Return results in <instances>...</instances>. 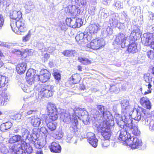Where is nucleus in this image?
Here are the masks:
<instances>
[{
	"label": "nucleus",
	"instance_id": "nucleus-1",
	"mask_svg": "<svg viewBox=\"0 0 154 154\" xmlns=\"http://www.w3.org/2000/svg\"><path fill=\"white\" fill-rule=\"evenodd\" d=\"M73 111L74 114L73 113L72 116L68 112L63 113L61 114L60 118L64 122L67 124L70 123L69 130L72 133H74L78 130V119L80 118V116H82V122L86 125L89 124L90 118L88 115L85 114L86 112L84 108L76 107L73 110Z\"/></svg>",
	"mask_w": 154,
	"mask_h": 154
},
{
	"label": "nucleus",
	"instance_id": "nucleus-2",
	"mask_svg": "<svg viewBox=\"0 0 154 154\" xmlns=\"http://www.w3.org/2000/svg\"><path fill=\"white\" fill-rule=\"evenodd\" d=\"M148 113L146 109L142 108L134 110L131 115L133 119L137 121H141L142 124H147L149 117L147 116Z\"/></svg>",
	"mask_w": 154,
	"mask_h": 154
},
{
	"label": "nucleus",
	"instance_id": "nucleus-3",
	"mask_svg": "<svg viewBox=\"0 0 154 154\" xmlns=\"http://www.w3.org/2000/svg\"><path fill=\"white\" fill-rule=\"evenodd\" d=\"M122 113L120 117V115L118 114H116L114 115V117L116 119V122L118 126L121 129L125 128L126 127L131 126V123L132 122V118H131L129 113Z\"/></svg>",
	"mask_w": 154,
	"mask_h": 154
},
{
	"label": "nucleus",
	"instance_id": "nucleus-4",
	"mask_svg": "<svg viewBox=\"0 0 154 154\" xmlns=\"http://www.w3.org/2000/svg\"><path fill=\"white\" fill-rule=\"evenodd\" d=\"M10 26L12 30L17 34L25 32L26 30V24L24 20H11Z\"/></svg>",
	"mask_w": 154,
	"mask_h": 154
},
{
	"label": "nucleus",
	"instance_id": "nucleus-5",
	"mask_svg": "<svg viewBox=\"0 0 154 154\" xmlns=\"http://www.w3.org/2000/svg\"><path fill=\"white\" fill-rule=\"evenodd\" d=\"M97 108L98 110V111L94 110L93 111L94 117V118H99L100 116L101 117L102 116L103 118L111 119L112 117L110 112L107 110L106 108L103 106L97 105Z\"/></svg>",
	"mask_w": 154,
	"mask_h": 154
},
{
	"label": "nucleus",
	"instance_id": "nucleus-6",
	"mask_svg": "<svg viewBox=\"0 0 154 154\" xmlns=\"http://www.w3.org/2000/svg\"><path fill=\"white\" fill-rule=\"evenodd\" d=\"M26 144V142L22 140L16 143L9 146V150L16 154H26L24 146Z\"/></svg>",
	"mask_w": 154,
	"mask_h": 154
},
{
	"label": "nucleus",
	"instance_id": "nucleus-7",
	"mask_svg": "<svg viewBox=\"0 0 154 154\" xmlns=\"http://www.w3.org/2000/svg\"><path fill=\"white\" fill-rule=\"evenodd\" d=\"M125 128L121 129L117 132L119 134V139L120 141H123V143L125 144H128L131 140V135L129 132L128 127H125Z\"/></svg>",
	"mask_w": 154,
	"mask_h": 154
},
{
	"label": "nucleus",
	"instance_id": "nucleus-8",
	"mask_svg": "<svg viewBox=\"0 0 154 154\" xmlns=\"http://www.w3.org/2000/svg\"><path fill=\"white\" fill-rule=\"evenodd\" d=\"M109 22L112 26L117 27L119 29H123L124 25L123 23L119 22V18L117 14L112 13L109 15Z\"/></svg>",
	"mask_w": 154,
	"mask_h": 154
},
{
	"label": "nucleus",
	"instance_id": "nucleus-9",
	"mask_svg": "<svg viewBox=\"0 0 154 154\" xmlns=\"http://www.w3.org/2000/svg\"><path fill=\"white\" fill-rule=\"evenodd\" d=\"M36 129H33L32 131V134H29V131L26 129L22 128L20 131L23 137L26 140H28L31 143L32 140L37 138L38 133Z\"/></svg>",
	"mask_w": 154,
	"mask_h": 154
},
{
	"label": "nucleus",
	"instance_id": "nucleus-10",
	"mask_svg": "<svg viewBox=\"0 0 154 154\" xmlns=\"http://www.w3.org/2000/svg\"><path fill=\"white\" fill-rule=\"evenodd\" d=\"M154 39V33H145L141 38L142 43L146 46H149L154 50V41L151 42Z\"/></svg>",
	"mask_w": 154,
	"mask_h": 154
},
{
	"label": "nucleus",
	"instance_id": "nucleus-11",
	"mask_svg": "<svg viewBox=\"0 0 154 154\" xmlns=\"http://www.w3.org/2000/svg\"><path fill=\"white\" fill-rule=\"evenodd\" d=\"M54 86L49 85L45 86L41 89L39 94L42 97L48 98L52 96L53 94Z\"/></svg>",
	"mask_w": 154,
	"mask_h": 154
},
{
	"label": "nucleus",
	"instance_id": "nucleus-12",
	"mask_svg": "<svg viewBox=\"0 0 154 154\" xmlns=\"http://www.w3.org/2000/svg\"><path fill=\"white\" fill-rule=\"evenodd\" d=\"M115 41L117 44H121L123 48L127 47L129 44V41L127 40L124 34L121 33L116 35Z\"/></svg>",
	"mask_w": 154,
	"mask_h": 154
},
{
	"label": "nucleus",
	"instance_id": "nucleus-13",
	"mask_svg": "<svg viewBox=\"0 0 154 154\" xmlns=\"http://www.w3.org/2000/svg\"><path fill=\"white\" fill-rule=\"evenodd\" d=\"M28 121L30 122L32 126L35 127H41L45 124V121L43 119L35 117L34 116H32L28 118Z\"/></svg>",
	"mask_w": 154,
	"mask_h": 154
},
{
	"label": "nucleus",
	"instance_id": "nucleus-14",
	"mask_svg": "<svg viewBox=\"0 0 154 154\" xmlns=\"http://www.w3.org/2000/svg\"><path fill=\"white\" fill-rule=\"evenodd\" d=\"M103 119L102 122H100V124L97 127V130L98 131H103L106 129H110V125L109 123L110 120L112 121V117L111 119H106L102 118Z\"/></svg>",
	"mask_w": 154,
	"mask_h": 154
},
{
	"label": "nucleus",
	"instance_id": "nucleus-15",
	"mask_svg": "<svg viewBox=\"0 0 154 154\" xmlns=\"http://www.w3.org/2000/svg\"><path fill=\"white\" fill-rule=\"evenodd\" d=\"M127 144H129L132 149H135L140 148L142 145V143L140 139L133 137H131V140Z\"/></svg>",
	"mask_w": 154,
	"mask_h": 154
},
{
	"label": "nucleus",
	"instance_id": "nucleus-16",
	"mask_svg": "<svg viewBox=\"0 0 154 154\" xmlns=\"http://www.w3.org/2000/svg\"><path fill=\"white\" fill-rule=\"evenodd\" d=\"M122 108V113H128L130 111H132L134 108L129 105V101L127 100H123L121 101Z\"/></svg>",
	"mask_w": 154,
	"mask_h": 154
},
{
	"label": "nucleus",
	"instance_id": "nucleus-17",
	"mask_svg": "<svg viewBox=\"0 0 154 154\" xmlns=\"http://www.w3.org/2000/svg\"><path fill=\"white\" fill-rule=\"evenodd\" d=\"M105 42L103 38L99 39H96L93 40L90 43V46L91 48L94 50H97L104 46Z\"/></svg>",
	"mask_w": 154,
	"mask_h": 154
},
{
	"label": "nucleus",
	"instance_id": "nucleus-18",
	"mask_svg": "<svg viewBox=\"0 0 154 154\" xmlns=\"http://www.w3.org/2000/svg\"><path fill=\"white\" fill-rule=\"evenodd\" d=\"M150 74L149 73L145 74L144 75L143 78L144 81L146 83L145 85L146 86H147L148 90L147 91H145L144 94L146 95L150 93L151 92V90L152 89L151 82H152V78L150 76Z\"/></svg>",
	"mask_w": 154,
	"mask_h": 154
},
{
	"label": "nucleus",
	"instance_id": "nucleus-19",
	"mask_svg": "<svg viewBox=\"0 0 154 154\" xmlns=\"http://www.w3.org/2000/svg\"><path fill=\"white\" fill-rule=\"evenodd\" d=\"M87 137L89 143L94 147H96L98 144V140L96 137L95 134L91 132H88L87 134Z\"/></svg>",
	"mask_w": 154,
	"mask_h": 154
},
{
	"label": "nucleus",
	"instance_id": "nucleus-20",
	"mask_svg": "<svg viewBox=\"0 0 154 154\" xmlns=\"http://www.w3.org/2000/svg\"><path fill=\"white\" fill-rule=\"evenodd\" d=\"M65 10L67 11V12L69 14L74 16H75L80 12V10L79 7L73 5H69L67 8H65Z\"/></svg>",
	"mask_w": 154,
	"mask_h": 154
},
{
	"label": "nucleus",
	"instance_id": "nucleus-21",
	"mask_svg": "<svg viewBox=\"0 0 154 154\" xmlns=\"http://www.w3.org/2000/svg\"><path fill=\"white\" fill-rule=\"evenodd\" d=\"M10 17L11 19V20H19L22 17V14L20 11H10Z\"/></svg>",
	"mask_w": 154,
	"mask_h": 154
},
{
	"label": "nucleus",
	"instance_id": "nucleus-22",
	"mask_svg": "<svg viewBox=\"0 0 154 154\" xmlns=\"http://www.w3.org/2000/svg\"><path fill=\"white\" fill-rule=\"evenodd\" d=\"M111 12L112 11L108 8H103L100 10L99 13L100 18L106 21L107 17L110 15L109 13Z\"/></svg>",
	"mask_w": 154,
	"mask_h": 154
},
{
	"label": "nucleus",
	"instance_id": "nucleus-23",
	"mask_svg": "<svg viewBox=\"0 0 154 154\" xmlns=\"http://www.w3.org/2000/svg\"><path fill=\"white\" fill-rule=\"evenodd\" d=\"M36 71L32 69H29L27 71L26 73V76L27 77H33L34 81H40V75H35Z\"/></svg>",
	"mask_w": 154,
	"mask_h": 154
},
{
	"label": "nucleus",
	"instance_id": "nucleus-24",
	"mask_svg": "<svg viewBox=\"0 0 154 154\" xmlns=\"http://www.w3.org/2000/svg\"><path fill=\"white\" fill-rule=\"evenodd\" d=\"M49 147L51 151L53 152L60 153L61 152V148L58 142H54L51 143Z\"/></svg>",
	"mask_w": 154,
	"mask_h": 154
},
{
	"label": "nucleus",
	"instance_id": "nucleus-25",
	"mask_svg": "<svg viewBox=\"0 0 154 154\" xmlns=\"http://www.w3.org/2000/svg\"><path fill=\"white\" fill-rule=\"evenodd\" d=\"M141 104L145 108L150 109L151 108L152 105L149 99L146 97L141 98L140 100Z\"/></svg>",
	"mask_w": 154,
	"mask_h": 154
},
{
	"label": "nucleus",
	"instance_id": "nucleus-26",
	"mask_svg": "<svg viewBox=\"0 0 154 154\" xmlns=\"http://www.w3.org/2000/svg\"><path fill=\"white\" fill-rule=\"evenodd\" d=\"M128 131L131 130L132 134L135 136H138L140 135V132L138 129V126L134 124L131 123V126L128 127Z\"/></svg>",
	"mask_w": 154,
	"mask_h": 154
},
{
	"label": "nucleus",
	"instance_id": "nucleus-27",
	"mask_svg": "<svg viewBox=\"0 0 154 154\" xmlns=\"http://www.w3.org/2000/svg\"><path fill=\"white\" fill-rule=\"evenodd\" d=\"M27 65L25 62H23L18 64L16 67V70L18 74H22L26 70Z\"/></svg>",
	"mask_w": 154,
	"mask_h": 154
},
{
	"label": "nucleus",
	"instance_id": "nucleus-28",
	"mask_svg": "<svg viewBox=\"0 0 154 154\" xmlns=\"http://www.w3.org/2000/svg\"><path fill=\"white\" fill-rule=\"evenodd\" d=\"M38 135H37V138L35 140H32V142H33L36 148L40 149L42 147H43L46 144L45 142H46V140L45 139V141L42 142L39 141L38 139Z\"/></svg>",
	"mask_w": 154,
	"mask_h": 154
},
{
	"label": "nucleus",
	"instance_id": "nucleus-29",
	"mask_svg": "<svg viewBox=\"0 0 154 154\" xmlns=\"http://www.w3.org/2000/svg\"><path fill=\"white\" fill-rule=\"evenodd\" d=\"M45 122L49 129L51 131L55 130L57 127V123L55 122H52L49 119H46Z\"/></svg>",
	"mask_w": 154,
	"mask_h": 154
},
{
	"label": "nucleus",
	"instance_id": "nucleus-30",
	"mask_svg": "<svg viewBox=\"0 0 154 154\" xmlns=\"http://www.w3.org/2000/svg\"><path fill=\"white\" fill-rule=\"evenodd\" d=\"M100 26L98 23H94L91 24L89 26V30L90 33L91 34H94L97 33L99 28Z\"/></svg>",
	"mask_w": 154,
	"mask_h": 154
},
{
	"label": "nucleus",
	"instance_id": "nucleus-31",
	"mask_svg": "<svg viewBox=\"0 0 154 154\" xmlns=\"http://www.w3.org/2000/svg\"><path fill=\"white\" fill-rule=\"evenodd\" d=\"M90 35H87L86 34V32L84 33H80L79 34H78L75 37V39L77 42L81 41L82 42V40L84 38H86L88 40L89 38Z\"/></svg>",
	"mask_w": 154,
	"mask_h": 154
},
{
	"label": "nucleus",
	"instance_id": "nucleus-32",
	"mask_svg": "<svg viewBox=\"0 0 154 154\" xmlns=\"http://www.w3.org/2000/svg\"><path fill=\"white\" fill-rule=\"evenodd\" d=\"M76 21L75 18H67L66 20L67 25L73 28H76L77 26L75 24Z\"/></svg>",
	"mask_w": 154,
	"mask_h": 154
},
{
	"label": "nucleus",
	"instance_id": "nucleus-33",
	"mask_svg": "<svg viewBox=\"0 0 154 154\" xmlns=\"http://www.w3.org/2000/svg\"><path fill=\"white\" fill-rule=\"evenodd\" d=\"M22 140L21 136L19 135H16L10 138L8 140L9 143H14L16 142H19Z\"/></svg>",
	"mask_w": 154,
	"mask_h": 154
},
{
	"label": "nucleus",
	"instance_id": "nucleus-34",
	"mask_svg": "<svg viewBox=\"0 0 154 154\" xmlns=\"http://www.w3.org/2000/svg\"><path fill=\"white\" fill-rule=\"evenodd\" d=\"M12 126V123L8 121L1 124L0 126V129L2 131L4 132L5 130L10 128Z\"/></svg>",
	"mask_w": 154,
	"mask_h": 154
},
{
	"label": "nucleus",
	"instance_id": "nucleus-35",
	"mask_svg": "<svg viewBox=\"0 0 154 154\" xmlns=\"http://www.w3.org/2000/svg\"><path fill=\"white\" fill-rule=\"evenodd\" d=\"M128 46V51L129 53H134L138 51L137 45L135 43H132L130 45L129 44L127 47Z\"/></svg>",
	"mask_w": 154,
	"mask_h": 154
},
{
	"label": "nucleus",
	"instance_id": "nucleus-36",
	"mask_svg": "<svg viewBox=\"0 0 154 154\" xmlns=\"http://www.w3.org/2000/svg\"><path fill=\"white\" fill-rule=\"evenodd\" d=\"M98 132L101 133V135L106 140H109L111 135L110 129H107L106 130H104L103 131H102Z\"/></svg>",
	"mask_w": 154,
	"mask_h": 154
},
{
	"label": "nucleus",
	"instance_id": "nucleus-37",
	"mask_svg": "<svg viewBox=\"0 0 154 154\" xmlns=\"http://www.w3.org/2000/svg\"><path fill=\"white\" fill-rule=\"evenodd\" d=\"M58 112L55 111L53 112H49L48 114V117L46 119L54 121L56 120L58 118Z\"/></svg>",
	"mask_w": 154,
	"mask_h": 154
},
{
	"label": "nucleus",
	"instance_id": "nucleus-38",
	"mask_svg": "<svg viewBox=\"0 0 154 154\" xmlns=\"http://www.w3.org/2000/svg\"><path fill=\"white\" fill-rule=\"evenodd\" d=\"M2 101L1 103L2 106L5 105V102L9 101L10 98V96L5 92H3L2 94Z\"/></svg>",
	"mask_w": 154,
	"mask_h": 154
},
{
	"label": "nucleus",
	"instance_id": "nucleus-39",
	"mask_svg": "<svg viewBox=\"0 0 154 154\" xmlns=\"http://www.w3.org/2000/svg\"><path fill=\"white\" fill-rule=\"evenodd\" d=\"M70 79L72 80V83L74 84L78 83L81 79L79 75L78 74H74L72 75Z\"/></svg>",
	"mask_w": 154,
	"mask_h": 154
},
{
	"label": "nucleus",
	"instance_id": "nucleus-40",
	"mask_svg": "<svg viewBox=\"0 0 154 154\" xmlns=\"http://www.w3.org/2000/svg\"><path fill=\"white\" fill-rule=\"evenodd\" d=\"M64 135V133L61 130H58L56 131L54 134L53 137L55 139L57 140L60 139Z\"/></svg>",
	"mask_w": 154,
	"mask_h": 154
},
{
	"label": "nucleus",
	"instance_id": "nucleus-41",
	"mask_svg": "<svg viewBox=\"0 0 154 154\" xmlns=\"http://www.w3.org/2000/svg\"><path fill=\"white\" fill-rule=\"evenodd\" d=\"M47 108L49 112H53L54 111H57L55 105L51 103H49L48 104Z\"/></svg>",
	"mask_w": 154,
	"mask_h": 154
},
{
	"label": "nucleus",
	"instance_id": "nucleus-42",
	"mask_svg": "<svg viewBox=\"0 0 154 154\" xmlns=\"http://www.w3.org/2000/svg\"><path fill=\"white\" fill-rule=\"evenodd\" d=\"M51 74H47L45 75H40V82L44 83L48 81L50 79Z\"/></svg>",
	"mask_w": 154,
	"mask_h": 154
},
{
	"label": "nucleus",
	"instance_id": "nucleus-43",
	"mask_svg": "<svg viewBox=\"0 0 154 154\" xmlns=\"http://www.w3.org/2000/svg\"><path fill=\"white\" fill-rule=\"evenodd\" d=\"M8 82V78L0 75V87H4Z\"/></svg>",
	"mask_w": 154,
	"mask_h": 154
},
{
	"label": "nucleus",
	"instance_id": "nucleus-44",
	"mask_svg": "<svg viewBox=\"0 0 154 154\" xmlns=\"http://www.w3.org/2000/svg\"><path fill=\"white\" fill-rule=\"evenodd\" d=\"M75 53V51L74 50H66L64 51L62 54L66 57H71Z\"/></svg>",
	"mask_w": 154,
	"mask_h": 154
},
{
	"label": "nucleus",
	"instance_id": "nucleus-45",
	"mask_svg": "<svg viewBox=\"0 0 154 154\" xmlns=\"http://www.w3.org/2000/svg\"><path fill=\"white\" fill-rule=\"evenodd\" d=\"M27 82L30 86L32 85L31 91L35 89V86L34 84L35 81L33 77L31 76V77H29V78H27Z\"/></svg>",
	"mask_w": 154,
	"mask_h": 154
},
{
	"label": "nucleus",
	"instance_id": "nucleus-46",
	"mask_svg": "<svg viewBox=\"0 0 154 154\" xmlns=\"http://www.w3.org/2000/svg\"><path fill=\"white\" fill-rule=\"evenodd\" d=\"M146 19L148 21L147 22L149 25L154 24V14L151 12L149 13V16L147 17Z\"/></svg>",
	"mask_w": 154,
	"mask_h": 154
},
{
	"label": "nucleus",
	"instance_id": "nucleus-47",
	"mask_svg": "<svg viewBox=\"0 0 154 154\" xmlns=\"http://www.w3.org/2000/svg\"><path fill=\"white\" fill-rule=\"evenodd\" d=\"M147 124L143 125H149V130L151 131H153L154 130V120L151 119L149 118V119L148 121Z\"/></svg>",
	"mask_w": 154,
	"mask_h": 154
},
{
	"label": "nucleus",
	"instance_id": "nucleus-48",
	"mask_svg": "<svg viewBox=\"0 0 154 154\" xmlns=\"http://www.w3.org/2000/svg\"><path fill=\"white\" fill-rule=\"evenodd\" d=\"M110 88L109 89V92L112 93H118L119 91V87H117L115 85H110Z\"/></svg>",
	"mask_w": 154,
	"mask_h": 154
},
{
	"label": "nucleus",
	"instance_id": "nucleus-49",
	"mask_svg": "<svg viewBox=\"0 0 154 154\" xmlns=\"http://www.w3.org/2000/svg\"><path fill=\"white\" fill-rule=\"evenodd\" d=\"M43 126H42V127L41 128H38V131L39 134H41L42 136H47L48 134V131L46 128Z\"/></svg>",
	"mask_w": 154,
	"mask_h": 154
},
{
	"label": "nucleus",
	"instance_id": "nucleus-50",
	"mask_svg": "<svg viewBox=\"0 0 154 154\" xmlns=\"http://www.w3.org/2000/svg\"><path fill=\"white\" fill-rule=\"evenodd\" d=\"M24 149L25 151H26V152L28 154H30L32 153L33 151V149L30 144L26 142V144L24 146Z\"/></svg>",
	"mask_w": 154,
	"mask_h": 154
},
{
	"label": "nucleus",
	"instance_id": "nucleus-51",
	"mask_svg": "<svg viewBox=\"0 0 154 154\" xmlns=\"http://www.w3.org/2000/svg\"><path fill=\"white\" fill-rule=\"evenodd\" d=\"M78 60L84 65H87L90 64L91 63V61L86 58L79 57Z\"/></svg>",
	"mask_w": 154,
	"mask_h": 154
},
{
	"label": "nucleus",
	"instance_id": "nucleus-52",
	"mask_svg": "<svg viewBox=\"0 0 154 154\" xmlns=\"http://www.w3.org/2000/svg\"><path fill=\"white\" fill-rule=\"evenodd\" d=\"M71 2L73 5L77 4L79 6L83 5H85L83 0H72Z\"/></svg>",
	"mask_w": 154,
	"mask_h": 154
},
{
	"label": "nucleus",
	"instance_id": "nucleus-53",
	"mask_svg": "<svg viewBox=\"0 0 154 154\" xmlns=\"http://www.w3.org/2000/svg\"><path fill=\"white\" fill-rule=\"evenodd\" d=\"M31 3V5H29V4L28 5V4H26V10L27 11H28V12H29L32 10L34 8V6L33 4V3L31 1H29V3Z\"/></svg>",
	"mask_w": 154,
	"mask_h": 154
},
{
	"label": "nucleus",
	"instance_id": "nucleus-54",
	"mask_svg": "<svg viewBox=\"0 0 154 154\" xmlns=\"http://www.w3.org/2000/svg\"><path fill=\"white\" fill-rule=\"evenodd\" d=\"M75 24L77 26L76 28L80 27L83 24V22L81 19L78 18L77 19L75 18Z\"/></svg>",
	"mask_w": 154,
	"mask_h": 154
},
{
	"label": "nucleus",
	"instance_id": "nucleus-55",
	"mask_svg": "<svg viewBox=\"0 0 154 154\" xmlns=\"http://www.w3.org/2000/svg\"><path fill=\"white\" fill-rule=\"evenodd\" d=\"M31 34L29 32L25 36L23 37L22 40L23 42H26L28 41L30 37Z\"/></svg>",
	"mask_w": 154,
	"mask_h": 154
},
{
	"label": "nucleus",
	"instance_id": "nucleus-56",
	"mask_svg": "<svg viewBox=\"0 0 154 154\" xmlns=\"http://www.w3.org/2000/svg\"><path fill=\"white\" fill-rule=\"evenodd\" d=\"M147 55L148 57L151 59L154 58V52L151 50H149L147 52Z\"/></svg>",
	"mask_w": 154,
	"mask_h": 154
},
{
	"label": "nucleus",
	"instance_id": "nucleus-57",
	"mask_svg": "<svg viewBox=\"0 0 154 154\" xmlns=\"http://www.w3.org/2000/svg\"><path fill=\"white\" fill-rule=\"evenodd\" d=\"M36 111L34 110H29L27 112H26L24 113V115L25 116H26L31 114H35Z\"/></svg>",
	"mask_w": 154,
	"mask_h": 154
},
{
	"label": "nucleus",
	"instance_id": "nucleus-58",
	"mask_svg": "<svg viewBox=\"0 0 154 154\" xmlns=\"http://www.w3.org/2000/svg\"><path fill=\"white\" fill-rule=\"evenodd\" d=\"M72 138V136L71 134H68L67 135L66 141L69 143H71Z\"/></svg>",
	"mask_w": 154,
	"mask_h": 154
},
{
	"label": "nucleus",
	"instance_id": "nucleus-59",
	"mask_svg": "<svg viewBox=\"0 0 154 154\" xmlns=\"http://www.w3.org/2000/svg\"><path fill=\"white\" fill-rule=\"evenodd\" d=\"M96 7L94 6L91 7L89 11V12L91 15H93L95 14Z\"/></svg>",
	"mask_w": 154,
	"mask_h": 154
},
{
	"label": "nucleus",
	"instance_id": "nucleus-60",
	"mask_svg": "<svg viewBox=\"0 0 154 154\" xmlns=\"http://www.w3.org/2000/svg\"><path fill=\"white\" fill-rule=\"evenodd\" d=\"M115 5L118 9H120L122 8V4L120 1H118L116 2Z\"/></svg>",
	"mask_w": 154,
	"mask_h": 154
},
{
	"label": "nucleus",
	"instance_id": "nucleus-61",
	"mask_svg": "<svg viewBox=\"0 0 154 154\" xmlns=\"http://www.w3.org/2000/svg\"><path fill=\"white\" fill-rule=\"evenodd\" d=\"M127 17H128L127 16L126 13L125 11H124L121 13V19L124 20V21H125L126 19H127Z\"/></svg>",
	"mask_w": 154,
	"mask_h": 154
},
{
	"label": "nucleus",
	"instance_id": "nucleus-62",
	"mask_svg": "<svg viewBox=\"0 0 154 154\" xmlns=\"http://www.w3.org/2000/svg\"><path fill=\"white\" fill-rule=\"evenodd\" d=\"M105 32L107 33V35H110L112 34V29L109 26H107L106 28Z\"/></svg>",
	"mask_w": 154,
	"mask_h": 154
},
{
	"label": "nucleus",
	"instance_id": "nucleus-63",
	"mask_svg": "<svg viewBox=\"0 0 154 154\" xmlns=\"http://www.w3.org/2000/svg\"><path fill=\"white\" fill-rule=\"evenodd\" d=\"M54 76L55 79L57 80H59L60 79L61 75L58 72H54Z\"/></svg>",
	"mask_w": 154,
	"mask_h": 154
},
{
	"label": "nucleus",
	"instance_id": "nucleus-64",
	"mask_svg": "<svg viewBox=\"0 0 154 154\" xmlns=\"http://www.w3.org/2000/svg\"><path fill=\"white\" fill-rule=\"evenodd\" d=\"M131 10L132 14L135 15L138 12V9L136 7H132L131 8Z\"/></svg>",
	"mask_w": 154,
	"mask_h": 154
}]
</instances>
